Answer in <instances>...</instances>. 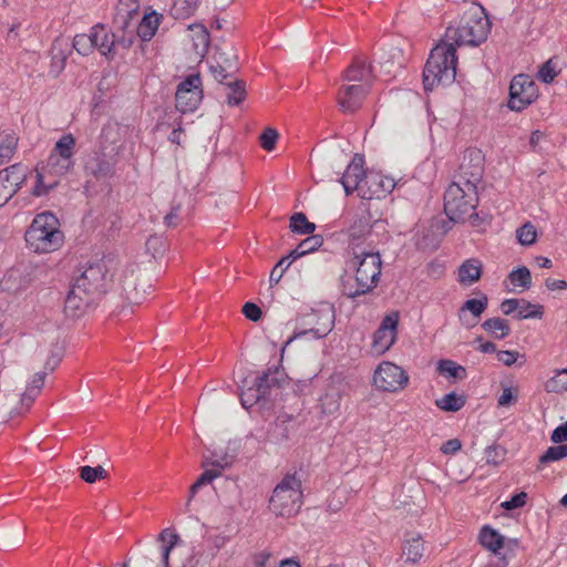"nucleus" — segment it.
I'll return each instance as SVG.
<instances>
[{
  "mask_svg": "<svg viewBox=\"0 0 567 567\" xmlns=\"http://www.w3.org/2000/svg\"><path fill=\"white\" fill-rule=\"evenodd\" d=\"M492 28V22L482 6H471L462 16L457 25H450L444 34L447 43L455 48L477 47L485 42Z\"/></svg>",
  "mask_w": 567,
  "mask_h": 567,
  "instance_id": "f257e3e1",
  "label": "nucleus"
},
{
  "mask_svg": "<svg viewBox=\"0 0 567 567\" xmlns=\"http://www.w3.org/2000/svg\"><path fill=\"white\" fill-rule=\"evenodd\" d=\"M456 48L447 43L446 39L441 42L431 51L423 71V83L425 90L442 84L447 85L454 82L456 76Z\"/></svg>",
  "mask_w": 567,
  "mask_h": 567,
  "instance_id": "f03ea898",
  "label": "nucleus"
},
{
  "mask_svg": "<svg viewBox=\"0 0 567 567\" xmlns=\"http://www.w3.org/2000/svg\"><path fill=\"white\" fill-rule=\"evenodd\" d=\"M27 246L37 254L59 250L64 243V234L59 219L50 212L38 214L24 235Z\"/></svg>",
  "mask_w": 567,
  "mask_h": 567,
  "instance_id": "7ed1b4c3",
  "label": "nucleus"
},
{
  "mask_svg": "<svg viewBox=\"0 0 567 567\" xmlns=\"http://www.w3.org/2000/svg\"><path fill=\"white\" fill-rule=\"evenodd\" d=\"M350 268L354 270V289L350 288L348 296L355 298L370 292L377 287L381 275L380 249L364 251V255H351Z\"/></svg>",
  "mask_w": 567,
  "mask_h": 567,
  "instance_id": "20e7f679",
  "label": "nucleus"
},
{
  "mask_svg": "<svg viewBox=\"0 0 567 567\" xmlns=\"http://www.w3.org/2000/svg\"><path fill=\"white\" fill-rule=\"evenodd\" d=\"M478 198L472 183L453 182L444 194V212L452 221H464L474 215Z\"/></svg>",
  "mask_w": 567,
  "mask_h": 567,
  "instance_id": "39448f33",
  "label": "nucleus"
},
{
  "mask_svg": "<svg viewBox=\"0 0 567 567\" xmlns=\"http://www.w3.org/2000/svg\"><path fill=\"white\" fill-rule=\"evenodd\" d=\"M302 504L301 482L295 475H286L275 487L269 508L276 516L291 517Z\"/></svg>",
  "mask_w": 567,
  "mask_h": 567,
  "instance_id": "423d86ee",
  "label": "nucleus"
},
{
  "mask_svg": "<svg viewBox=\"0 0 567 567\" xmlns=\"http://www.w3.org/2000/svg\"><path fill=\"white\" fill-rule=\"evenodd\" d=\"M109 271L110 269L104 262L90 265L74 279L72 286L76 288L78 292L97 301L109 289Z\"/></svg>",
  "mask_w": 567,
  "mask_h": 567,
  "instance_id": "0eeeda50",
  "label": "nucleus"
},
{
  "mask_svg": "<svg viewBox=\"0 0 567 567\" xmlns=\"http://www.w3.org/2000/svg\"><path fill=\"white\" fill-rule=\"evenodd\" d=\"M75 138L72 134H64L55 143L47 164L43 166L49 174L61 178L66 175L74 165Z\"/></svg>",
  "mask_w": 567,
  "mask_h": 567,
  "instance_id": "6e6552de",
  "label": "nucleus"
},
{
  "mask_svg": "<svg viewBox=\"0 0 567 567\" xmlns=\"http://www.w3.org/2000/svg\"><path fill=\"white\" fill-rule=\"evenodd\" d=\"M113 276L114 284L127 300V305H138L144 300L150 286L143 284L138 287V275L134 265L127 264L120 267Z\"/></svg>",
  "mask_w": 567,
  "mask_h": 567,
  "instance_id": "1a4fd4ad",
  "label": "nucleus"
},
{
  "mask_svg": "<svg viewBox=\"0 0 567 567\" xmlns=\"http://www.w3.org/2000/svg\"><path fill=\"white\" fill-rule=\"evenodd\" d=\"M378 235L367 218H359L348 229V252L350 255H364V251L380 249Z\"/></svg>",
  "mask_w": 567,
  "mask_h": 567,
  "instance_id": "9d476101",
  "label": "nucleus"
},
{
  "mask_svg": "<svg viewBox=\"0 0 567 567\" xmlns=\"http://www.w3.org/2000/svg\"><path fill=\"white\" fill-rule=\"evenodd\" d=\"M408 383V373L390 361L381 362L373 373V385L379 391L395 393L403 390Z\"/></svg>",
  "mask_w": 567,
  "mask_h": 567,
  "instance_id": "9b49d317",
  "label": "nucleus"
},
{
  "mask_svg": "<svg viewBox=\"0 0 567 567\" xmlns=\"http://www.w3.org/2000/svg\"><path fill=\"white\" fill-rule=\"evenodd\" d=\"M538 97V87L527 74H518L513 78L509 85L508 107L519 112L532 104Z\"/></svg>",
  "mask_w": 567,
  "mask_h": 567,
  "instance_id": "f8f14e48",
  "label": "nucleus"
},
{
  "mask_svg": "<svg viewBox=\"0 0 567 567\" xmlns=\"http://www.w3.org/2000/svg\"><path fill=\"white\" fill-rule=\"evenodd\" d=\"M176 109L182 113L193 112L203 99L199 74H192L181 82L176 91Z\"/></svg>",
  "mask_w": 567,
  "mask_h": 567,
  "instance_id": "ddd939ff",
  "label": "nucleus"
},
{
  "mask_svg": "<svg viewBox=\"0 0 567 567\" xmlns=\"http://www.w3.org/2000/svg\"><path fill=\"white\" fill-rule=\"evenodd\" d=\"M37 267L27 264L9 269L0 281L3 291L19 293L25 290L35 279Z\"/></svg>",
  "mask_w": 567,
  "mask_h": 567,
  "instance_id": "4468645a",
  "label": "nucleus"
},
{
  "mask_svg": "<svg viewBox=\"0 0 567 567\" xmlns=\"http://www.w3.org/2000/svg\"><path fill=\"white\" fill-rule=\"evenodd\" d=\"M399 313L393 311L386 315L373 334L372 351L381 355L395 342L398 336Z\"/></svg>",
  "mask_w": 567,
  "mask_h": 567,
  "instance_id": "2eb2a0df",
  "label": "nucleus"
},
{
  "mask_svg": "<svg viewBox=\"0 0 567 567\" xmlns=\"http://www.w3.org/2000/svg\"><path fill=\"white\" fill-rule=\"evenodd\" d=\"M483 175V155L481 151L476 148H468L465 151L463 161L460 165L458 173L456 175V183H472L473 186H477Z\"/></svg>",
  "mask_w": 567,
  "mask_h": 567,
  "instance_id": "dca6fc26",
  "label": "nucleus"
},
{
  "mask_svg": "<svg viewBox=\"0 0 567 567\" xmlns=\"http://www.w3.org/2000/svg\"><path fill=\"white\" fill-rule=\"evenodd\" d=\"M308 318L309 323H312L313 327L309 330L295 333V336L286 342V346L289 344L293 339H297L307 333H313L316 338H323L332 330L334 326V310L329 305L312 311L310 315H308Z\"/></svg>",
  "mask_w": 567,
  "mask_h": 567,
  "instance_id": "f3484780",
  "label": "nucleus"
},
{
  "mask_svg": "<svg viewBox=\"0 0 567 567\" xmlns=\"http://www.w3.org/2000/svg\"><path fill=\"white\" fill-rule=\"evenodd\" d=\"M394 188L393 179L378 172H367L362 185L359 187V197L372 199L384 197Z\"/></svg>",
  "mask_w": 567,
  "mask_h": 567,
  "instance_id": "a211bd4d",
  "label": "nucleus"
},
{
  "mask_svg": "<svg viewBox=\"0 0 567 567\" xmlns=\"http://www.w3.org/2000/svg\"><path fill=\"white\" fill-rule=\"evenodd\" d=\"M24 178V172L19 165H11L0 171V207L14 196Z\"/></svg>",
  "mask_w": 567,
  "mask_h": 567,
  "instance_id": "6ab92c4d",
  "label": "nucleus"
},
{
  "mask_svg": "<svg viewBox=\"0 0 567 567\" xmlns=\"http://www.w3.org/2000/svg\"><path fill=\"white\" fill-rule=\"evenodd\" d=\"M368 92L365 84H342L338 93V104L343 112H354L362 105Z\"/></svg>",
  "mask_w": 567,
  "mask_h": 567,
  "instance_id": "aec40b11",
  "label": "nucleus"
},
{
  "mask_svg": "<svg viewBox=\"0 0 567 567\" xmlns=\"http://www.w3.org/2000/svg\"><path fill=\"white\" fill-rule=\"evenodd\" d=\"M364 159L361 155L355 154L351 163L348 165L340 182L347 195L357 192L359 195V187L362 185L367 172L363 168Z\"/></svg>",
  "mask_w": 567,
  "mask_h": 567,
  "instance_id": "412c9836",
  "label": "nucleus"
},
{
  "mask_svg": "<svg viewBox=\"0 0 567 567\" xmlns=\"http://www.w3.org/2000/svg\"><path fill=\"white\" fill-rule=\"evenodd\" d=\"M92 39L94 42V48L99 50V52L109 58L113 59L115 55V34L110 33L104 25L96 24L92 28ZM118 45H123V48H127L126 40H117Z\"/></svg>",
  "mask_w": 567,
  "mask_h": 567,
  "instance_id": "4be33fe9",
  "label": "nucleus"
},
{
  "mask_svg": "<svg viewBox=\"0 0 567 567\" xmlns=\"http://www.w3.org/2000/svg\"><path fill=\"white\" fill-rule=\"evenodd\" d=\"M95 301L86 295L76 291L71 287L64 303V312L68 317L79 318L83 316Z\"/></svg>",
  "mask_w": 567,
  "mask_h": 567,
  "instance_id": "5701e85b",
  "label": "nucleus"
},
{
  "mask_svg": "<svg viewBox=\"0 0 567 567\" xmlns=\"http://www.w3.org/2000/svg\"><path fill=\"white\" fill-rule=\"evenodd\" d=\"M372 79L371 68L367 65L364 60H355L344 72L343 84H365L370 87Z\"/></svg>",
  "mask_w": 567,
  "mask_h": 567,
  "instance_id": "b1692460",
  "label": "nucleus"
},
{
  "mask_svg": "<svg viewBox=\"0 0 567 567\" xmlns=\"http://www.w3.org/2000/svg\"><path fill=\"white\" fill-rule=\"evenodd\" d=\"M424 553V542L420 534L409 533L402 544V555L406 561L415 564L420 561Z\"/></svg>",
  "mask_w": 567,
  "mask_h": 567,
  "instance_id": "393cba45",
  "label": "nucleus"
},
{
  "mask_svg": "<svg viewBox=\"0 0 567 567\" xmlns=\"http://www.w3.org/2000/svg\"><path fill=\"white\" fill-rule=\"evenodd\" d=\"M59 182L60 178L49 174L47 168H35V183L31 189V194L37 197L44 196L56 187Z\"/></svg>",
  "mask_w": 567,
  "mask_h": 567,
  "instance_id": "a878e982",
  "label": "nucleus"
},
{
  "mask_svg": "<svg viewBox=\"0 0 567 567\" xmlns=\"http://www.w3.org/2000/svg\"><path fill=\"white\" fill-rule=\"evenodd\" d=\"M157 540L161 543V563L157 567H169V555L179 536L173 529L165 528L159 533Z\"/></svg>",
  "mask_w": 567,
  "mask_h": 567,
  "instance_id": "bb28decb",
  "label": "nucleus"
},
{
  "mask_svg": "<svg viewBox=\"0 0 567 567\" xmlns=\"http://www.w3.org/2000/svg\"><path fill=\"white\" fill-rule=\"evenodd\" d=\"M480 542L493 555H498L505 545V537L496 529L484 526L480 533Z\"/></svg>",
  "mask_w": 567,
  "mask_h": 567,
  "instance_id": "cd10ccee",
  "label": "nucleus"
},
{
  "mask_svg": "<svg viewBox=\"0 0 567 567\" xmlns=\"http://www.w3.org/2000/svg\"><path fill=\"white\" fill-rule=\"evenodd\" d=\"M162 20L163 16L156 11L144 14L136 30L137 35L143 41H150L155 35Z\"/></svg>",
  "mask_w": 567,
  "mask_h": 567,
  "instance_id": "c85d7f7f",
  "label": "nucleus"
},
{
  "mask_svg": "<svg viewBox=\"0 0 567 567\" xmlns=\"http://www.w3.org/2000/svg\"><path fill=\"white\" fill-rule=\"evenodd\" d=\"M268 378L269 374L264 373L261 377L257 378L255 388H249L247 391L241 393V403L245 408L251 406L267 393V390L270 386Z\"/></svg>",
  "mask_w": 567,
  "mask_h": 567,
  "instance_id": "c756f323",
  "label": "nucleus"
},
{
  "mask_svg": "<svg viewBox=\"0 0 567 567\" xmlns=\"http://www.w3.org/2000/svg\"><path fill=\"white\" fill-rule=\"evenodd\" d=\"M482 275V264L477 259H468L458 268V281L461 285L471 286L478 281Z\"/></svg>",
  "mask_w": 567,
  "mask_h": 567,
  "instance_id": "7c9ffc66",
  "label": "nucleus"
},
{
  "mask_svg": "<svg viewBox=\"0 0 567 567\" xmlns=\"http://www.w3.org/2000/svg\"><path fill=\"white\" fill-rule=\"evenodd\" d=\"M341 390L338 385L330 383L327 385L323 395L320 398V408L324 414H333L340 408Z\"/></svg>",
  "mask_w": 567,
  "mask_h": 567,
  "instance_id": "2f4dec72",
  "label": "nucleus"
},
{
  "mask_svg": "<svg viewBox=\"0 0 567 567\" xmlns=\"http://www.w3.org/2000/svg\"><path fill=\"white\" fill-rule=\"evenodd\" d=\"M125 133H126L125 126H122L117 122L110 121L103 126V128L101 131V135H100L101 144L102 145H115L122 140V137L125 135Z\"/></svg>",
  "mask_w": 567,
  "mask_h": 567,
  "instance_id": "473e14b6",
  "label": "nucleus"
},
{
  "mask_svg": "<svg viewBox=\"0 0 567 567\" xmlns=\"http://www.w3.org/2000/svg\"><path fill=\"white\" fill-rule=\"evenodd\" d=\"M223 91L229 105H238L246 97L245 83L236 79L229 80L227 84L223 86Z\"/></svg>",
  "mask_w": 567,
  "mask_h": 567,
  "instance_id": "72a5a7b5",
  "label": "nucleus"
},
{
  "mask_svg": "<svg viewBox=\"0 0 567 567\" xmlns=\"http://www.w3.org/2000/svg\"><path fill=\"white\" fill-rule=\"evenodd\" d=\"M18 137L14 133L0 134V165L9 162L16 153Z\"/></svg>",
  "mask_w": 567,
  "mask_h": 567,
  "instance_id": "f704fd0d",
  "label": "nucleus"
},
{
  "mask_svg": "<svg viewBox=\"0 0 567 567\" xmlns=\"http://www.w3.org/2000/svg\"><path fill=\"white\" fill-rule=\"evenodd\" d=\"M322 245V238L320 236H310L303 239L293 250L287 256L292 259H298L306 254H309L318 249Z\"/></svg>",
  "mask_w": 567,
  "mask_h": 567,
  "instance_id": "c9c22d12",
  "label": "nucleus"
},
{
  "mask_svg": "<svg viewBox=\"0 0 567 567\" xmlns=\"http://www.w3.org/2000/svg\"><path fill=\"white\" fill-rule=\"evenodd\" d=\"M483 329L492 333L496 339H503L511 332V328L506 320L502 318H491L483 322Z\"/></svg>",
  "mask_w": 567,
  "mask_h": 567,
  "instance_id": "e433bc0d",
  "label": "nucleus"
},
{
  "mask_svg": "<svg viewBox=\"0 0 567 567\" xmlns=\"http://www.w3.org/2000/svg\"><path fill=\"white\" fill-rule=\"evenodd\" d=\"M289 228L296 234L310 235L316 230V225L310 223L303 213H295L290 217Z\"/></svg>",
  "mask_w": 567,
  "mask_h": 567,
  "instance_id": "4c0bfd02",
  "label": "nucleus"
},
{
  "mask_svg": "<svg viewBox=\"0 0 567 567\" xmlns=\"http://www.w3.org/2000/svg\"><path fill=\"white\" fill-rule=\"evenodd\" d=\"M487 307V297L483 296L481 299H470L464 302V305L460 309V319H464V312L470 311L475 321L481 317V315L485 311ZM474 322L473 324H475Z\"/></svg>",
  "mask_w": 567,
  "mask_h": 567,
  "instance_id": "58836bf2",
  "label": "nucleus"
},
{
  "mask_svg": "<svg viewBox=\"0 0 567 567\" xmlns=\"http://www.w3.org/2000/svg\"><path fill=\"white\" fill-rule=\"evenodd\" d=\"M439 409L446 412H456L465 404V399L452 392L435 401Z\"/></svg>",
  "mask_w": 567,
  "mask_h": 567,
  "instance_id": "ea45409f",
  "label": "nucleus"
},
{
  "mask_svg": "<svg viewBox=\"0 0 567 567\" xmlns=\"http://www.w3.org/2000/svg\"><path fill=\"white\" fill-rule=\"evenodd\" d=\"M194 31V47L198 54L204 55L209 45V33L203 24L190 27Z\"/></svg>",
  "mask_w": 567,
  "mask_h": 567,
  "instance_id": "a19ab883",
  "label": "nucleus"
},
{
  "mask_svg": "<svg viewBox=\"0 0 567 567\" xmlns=\"http://www.w3.org/2000/svg\"><path fill=\"white\" fill-rule=\"evenodd\" d=\"M508 280L514 287H520L523 290H527L532 286V275L525 266L511 271Z\"/></svg>",
  "mask_w": 567,
  "mask_h": 567,
  "instance_id": "79ce46f5",
  "label": "nucleus"
},
{
  "mask_svg": "<svg viewBox=\"0 0 567 567\" xmlns=\"http://www.w3.org/2000/svg\"><path fill=\"white\" fill-rule=\"evenodd\" d=\"M544 389L548 393H560L567 391V369L558 371L554 377L548 379Z\"/></svg>",
  "mask_w": 567,
  "mask_h": 567,
  "instance_id": "37998d69",
  "label": "nucleus"
},
{
  "mask_svg": "<svg viewBox=\"0 0 567 567\" xmlns=\"http://www.w3.org/2000/svg\"><path fill=\"white\" fill-rule=\"evenodd\" d=\"M544 313V308L540 305H534L525 299H519V307L517 309L518 319L537 318L540 319Z\"/></svg>",
  "mask_w": 567,
  "mask_h": 567,
  "instance_id": "c03bdc74",
  "label": "nucleus"
},
{
  "mask_svg": "<svg viewBox=\"0 0 567 567\" xmlns=\"http://www.w3.org/2000/svg\"><path fill=\"white\" fill-rule=\"evenodd\" d=\"M437 370L441 374L454 379H464L466 371L462 365L456 364L451 360H442L439 362Z\"/></svg>",
  "mask_w": 567,
  "mask_h": 567,
  "instance_id": "a18cd8bd",
  "label": "nucleus"
},
{
  "mask_svg": "<svg viewBox=\"0 0 567 567\" xmlns=\"http://www.w3.org/2000/svg\"><path fill=\"white\" fill-rule=\"evenodd\" d=\"M73 48L81 55H89L94 49V42L92 39V30L89 34H76L73 39Z\"/></svg>",
  "mask_w": 567,
  "mask_h": 567,
  "instance_id": "49530a36",
  "label": "nucleus"
},
{
  "mask_svg": "<svg viewBox=\"0 0 567 567\" xmlns=\"http://www.w3.org/2000/svg\"><path fill=\"white\" fill-rule=\"evenodd\" d=\"M80 477L86 483H94L96 480H104L107 477V472L101 465L96 467L82 466L80 468Z\"/></svg>",
  "mask_w": 567,
  "mask_h": 567,
  "instance_id": "de8ad7c7",
  "label": "nucleus"
},
{
  "mask_svg": "<svg viewBox=\"0 0 567 567\" xmlns=\"http://www.w3.org/2000/svg\"><path fill=\"white\" fill-rule=\"evenodd\" d=\"M200 0H176L174 3V10L177 18H188L198 8Z\"/></svg>",
  "mask_w": 567,
  "mask_h": 567,
  "instance_id": "09e8293b",
  "label": "nucleus"
},
{
  "mask_svg": "<svg viewBox=\"0 0 567 567\" xmlns=\"http://www.w3.org/2000/svg\"><path fill=\"white\" fill-rule=\"evenodd\" d=\"M233 464V458L228 455L218 456L213 453L210 456H205L202 463L203 467L212 466L213 470H219L220 472Z\"/></svg>",
  "mask_w": 567,
  "mask_h": 567,
  "instance_id": "8fccbe9b",
  "label": "nucleus"
},
{
  "mask_svg": "<svg viewBox=\"0 0 567 567\" xmlns=\"http://www.w3.org/2000/svg\"><path fill=\"white\" fill-rule=\"evenodd\" d=\"M567 457V444L550 446L546 450V452L539 457V462L542 464H547L550 462L560 461Z\"/></svg>",
  "mask_w": 567,
  "mask_h": 567,
  "instance_id": "3c124183",
  "label": "nucleus"
},
{
  "mask_svg": "<svg viewBox=\"0 0 567 567\" xmlns=\"http://www.w3.org/2000/svg\"><path fill=\"white\" fill-rule=\"evenodd\" d=\"M536 237H537L536 229L529 223L523 225L522 227H519L517 229V239L524 246L534 244L536 240Z\"/></svg>",
  "mask_w": 567,
  "mask_h": 567,
  "instance_id": "603ef678",
  "label": "nucleus"
},
{
  "mask_svg": "<svg viewBox=\"0 0 567 567\" xmlns=\"http://www.w3.org/2000/svg\"><path fill=\"white\" fill-rule=\"evenodd\" d=\"M506 451L499 445H491L485 450L486 463L499 465L505 460Z\"/></svg>",
  "mask_w": 567,
  "mask_h": 567,
  "instance_id": "864d4df0",
  "label": "nucleus"
},
{
  "mask_svg": "<svg viewBox=\"0 0 567 567\" xmlns=\"http://www.w3.org/2000/svg\"><path fill=\"white\" fill-rule=\"evenodd\" d=\"M277 140L278 133L272 127H267L259 136L260 146L267 152H271L275 148Z\"/></svg>",
  "mask_w": 567,
  "mask_h": 567,
  "instance_id": "5fc2aeb1",
  "label": "nucleus"
},
{
  "mask_svg": "<svg viewBox=\"0 0 567 567\" xmlns=\"http://www.w3.org/2000/svg\"><path fill=\"white\" fill-rule=\"evenodd\" d=\"M45 372H38L34 374L31 383L27 386L25 398H37L44 385Z\"/></svg>",
  "mask_w": 567,
  "mask_h": 567,
  "instance_id": "6e6d98bb",
  "label": "nucleus"
},
{
  "mask_svg": "<svg viewBox=\"0 0 567 567\" xmlns=\"http://www.w3.org/2000/svg\"><path fill=\"white\" fill-rule=\"evenodd\" d=\"M557 76L555 65L551 60L546 61L538 71V79L544 83H550Z\"/></svg>",
  "mask_w": 567,
  "mask_h": 567,
  "instance_id": "4d7b16f0",
  "label": "nucleus"
},
{
  "mask_svg": "<svg viewBox=\"0 0 567 567\" xmlns=\"http://www.w3.org/2000/svg\"><path fill=\"white\" fill-rule=\"evenodd\" d=\"M527 494L525 492H520L514 495L509 501H505L501 504V506L506 511H512L515 508L523 507L526 503Z\"/></svg>",
  "mask_w": 567,
  "mask_h": 567,
  "instance_id": "13d9d810",
  "label": "nucleus"
},
{
  "mask_svg": "<svg viewBox=\"0 0 567 567\" xmlns=\"http://www.w3.org/2000/svg\"><path fill=\"white\" fill-rule=\"evenodd\" d=\"M517 389H513L511 386L504 388L502 394L498 398L499 406H509L515 403L517 400Z\"/></svg>",
  "mask_w": 567,
  "mask_h": 567,
  "instance_id": "bf43d9fd",
  "label": "nucleus"
},
{
  "mask_svg": "<svg viewBox=\"0 0 567 567\" xmlns=\"http://www.w3.org/2000/svg\"><path fill=\"white\" fill-rule=\"evenodd\" d=\"M210 71L215 80L223 86L226 85L229 80H234L233 74L227 72L220 64L212 65Z\"/></svg>",
  "mask_w": 567,
  "mask_h": 567,
  "instance_id": "052dcab7",
  "label": "nucleus"
},
{
  "mask_svg": "<svg viewBox=\"0 0 567 567\" xmlns=\"http://www.w3.org/2000/svg\"><path fill=\"white\" fill-rule=\"evenodd\" d=\"M290 258L288 256L282 257L277 265L272 268L270 276H269V282L270 286L277 285L280 279L282 278L285 274V269L282 268L284 262L289 260Z\"/></svg>",
  "mask_w": 567,
  "mask_h": 567,
  "instance_id": "680f3d73",
  "label": "nucleus"
},
{
  "mask_svg": "<svg viewBox=\"0 0 567 567\" xmlns=\"http://www.w3.org/2000/svg\"><path fill=\"white\" fill-rule=\"evenodd\" d=\"M243 313L251 321H258L261 318V309L252 302H246L244 305Z\"/></svg>",
  "mask_w": 567,
  "mask_h": 567,
  "instance_id": "e2e57ef3",
  "label": "nucleus"
},
{
  "mask_svg": "<svg viewBox=\"0 0 567 567\" xmlns=\"http://www.w3.org/2000/svg\"><path fill=\"white\" fill-rule=\"evenodd\" d=\"M221 475L219 470H206L197 480L196 484L202 487L204 485H207L212 483L215 478L219 477Z\"/></svg>",
  "mask_w": 567,
  "mask_h": 567,
  "instance_id": "0e129e2a",
  "label": "nucleus"
},
{
  "mask_svg": "<svg viewBox=\"0 0 567 567\" xmlns=\"http://www.w3.org/2000/svg\"><path fill=\"white\" fill-rule=\"evenodd\" d=\"M517 351L503 350L497 352V359L507 367L514 364L518 358Z\"/></svg>",
  "mask_w": 567,
  "mask_h": 567,
  "instance_id": "69168bd1",
  "label": "nucleus"
},
{
  "mask_svg": "<svg viewBox=\"0 0 567 567\" xmlns=\"http://www.w3.org/2000/svg\"><path fill=\"white\" fill-rule=\"evenodd\" d=\"M179 210H181V204H177L172 207L171 212L164 217V223L168 227H175L178 225L179 221Z\"/></svg>",
  "mask_w": 567,
  "mask_h": 567,
  "instance_id": "338daca9",
  "label": "nucleus"
},
{
  "mask_svg": "<svg viewBox=\"0 0 567 567\" xmlns=\"http://www.w3.org/2000/svg\"><path fill=\"white\" fill-rule=\"evenodd\" d=\"M551 442L559 444L567 441V422L556 427L551 435Z\"/></svg>",
  "mask_w": 567,
  "mask_h": 567,
  "instance_id": "774afa93",
  "label": "nucleus"
}]
</instances>
